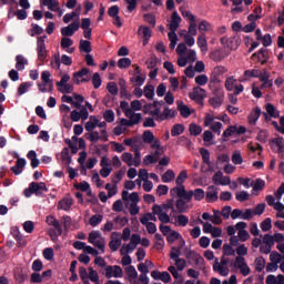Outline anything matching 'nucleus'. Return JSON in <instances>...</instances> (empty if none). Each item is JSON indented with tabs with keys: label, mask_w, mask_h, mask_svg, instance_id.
Returning <instances> with one entry per match:
<instances>
[{
	"label": "nucleus",
	"mask_w": 284,
	"mask_h": 284,
	"mask_svg": "<svg viewBox=\"0 0 284 284\" xmlns=\"http://www.w3.org/2000/svg\"><path fill=\"white\" fill-rule=\"evenodd\" d=\"M176 103L181 116H183V119H189V116L192 114V111H190V106L185 105L183 101H178Z\"/></svg>",
	"instance_id": "6ab92c4d"
},
{
	"label": "nucleus",
	"mask_w": 284,
	"mask_h": 284,
	"mask_svg": "<svg viewBox=\"0 0 284 284\" xmlns=\"http://www.w3.org/2000/svg\"><path fill=\"white\" fill-rule=\"evenodd\" d=\"M91 81L94 90H99V88H101V83H103V81L101 80V74H99V72H95L92 75Z\"/></svg>",
	"instance_id": "e433bc0d"
},
{
	"label": "nucleus",
	"mask_w": 284,
	"mask_h": 284,
	"mask_svg": "<svg viewBox=\"0 0 284 284\" xmlns=\"http://www.w3.org/2000/svg\"><path fill=\"white\" fill-rule=\"evenodd\" d=\"M229 263H230V257H225V255L221 257L220 262H219V257H215V261L213 264V271L219 272L221 276H227V274H230V268L227 267Z\"/></svg>",
	"instance_id": "f257e3e1"
},
{
	"label": "nucleus",
	"mask_w": 284,
	"mask_h": 284,
	"mask_svg": "<svg viewBox=\"0 0 284 284\" xmlns=\"http://www.w3.org/2000/svg\"><path fill=\"white\" fill-rule=\"evenodd\" d=\"M181 250H183V245L180 246H172L170 252L171 261H179L181 260Z\"/></svg>",
	"instance_id": "cd10ccee"
},
{
	"label": "nucleus",
	"mask_w": 284,
	"mask_h": 284,
	"mask_svg": "<svg viewBox=\"0 0 284 284\" xmlns=\"http://www.w3.org/2000/svg\"><path fill=\"white\" fill-rule=\"evenodd\" d=\"M210 59L212 61L221 62L225 59V57L223 55V52H221V50H215L210 53Z\"/></svg>",
	"instance_id": "79ce46f5"
},
{
	"label": "nucleus",
	"mask_w": 284,
	"mask_h": 284,
	"mask_svg": "<svg viewBox=\"0 0 284 284\" xmlns=\"http://www.w3.org/2000/svg\"><path fill=\"white\" fill-rule=\"evenodd\" d=\"M206 201L207 203H216V201H219V187H216L215 185H211L207 187Z\"/></svg>",
	"instance_id": "ddd939ff"
},
{
	"label": "nucleus",
	"mask_w": 284,
	"mask_h": 284,
	"mask_svg": "<svg viewBox=\"0 0 284 284\" xmlns=\"http://www.w3.org/2000/svg\"><path fill=\"white\" fill-rule=\"evenodd\" d=\"M175 212H178L179 214H185V212H187V202L179 197L175 202Z\"/></svg>",
	"instance_id": "5701e85b"
},
{
	"label": "nucleus",
	"mask_w": 284,
	"mask_h": 284,
	"mask_svg": "<svg viewBox=\"0 0 284 284\" xmlns=\"http://www.w3.org/2000/svg\"><path fill=\"white\" fill-rule=\"evenodd\" d=\"M265 110H266V113L272 116V119H278L281 116V112L272 103H267L265 105Z\"/></svg>",
	"instance_id": "b1692460"
},
{
	"label": "nucleus",
	"mask_w": 284,
	"mask_h": 284,
	"mask_svg": "<svg viewBox=\"0 0 284 284\" xmlns=\"http://www.w3.org/2000/svg\"><path fill=\"white\" fill-rule=\"evenodd\" d=\"M174 171L172 169L168 170L163 175H162V183H172L174 181Z\"/></svg>",
	"instance_id": "c9c22d12"
},
{
	"label": "nucleus",
	"mask_w": 284,
	"mask_h": 284,
	"mask_svg": "<svg viewBox=\"0 0 284 284\" xmlns=\"http://www.w3.org/2000/svg\"><path fill=\"white\" fill-rule=\"evenodd\" d=\"M258 119H261V108L257 106L250 113L248 122L254 124Z\"/></svg>",
	"instance_id": "2f4dec72"
},
{
	"label": "nucleus",
	"mask_w": 284,
	"mask_h": 284,
	"mask_svg": "<svg viewBox=\"0 0 284 284\" xmlns=\"http://www.w3.org/2000/svg\"><path fill=\"white\" fill-rule=\"evenodd\" d=\"M252 59H257V62L261 63V65H265V63L270 61V50L261 48L257 52L252 54Z\"/></svg>",
	"instance_id": "1a4fd4ad"
},
{
	"label": "nucleus",
	"mask_w": 284,
	"mask_h": 284,
	"mask_svg": "<svg viewBox=\"0 0 284 284\" xmlns=\"http://www.w3.org/2000/svg\"><path fill=\"white\" fill-rule=\"evenodd\" d=\"M42 6H47L51 12H59V1L57 0H42Z\"/></svg>",
	"instance_id": "393cba45"
},
{
	"label": "nucleus",
	"mask_w": 284,
	"mask_h": 284,
	"mask_svg": "<svg viewBox=\"0 0 284 284\" xmlns=\"http://www.w3.org/2000/svg\"><path fill=\"white\" fill-rule=\"evenodd\" d=\"M223 99H225V94L220 93L219 95H215L213 98L209 99V103L210 105H212V108L216 109V108H221V105H223Z\"/></svg>",
	"instance_id": "aec40b11"
},
{
	"label": "nucleus",
	"mask_w": 284,
	"mask_h": 284,
	"mask_svg": "<svg viewBox=\"0 0 284 284\" xmlns=\"http://www.w3.org/2000/svg\"><path fill=\"white\" fill-rule=\"evenodd\" d=\"M31 30L29 31L30 37H37V34H43V28L37 23H31Z\"/></svg>",
	"instance_id": "a18cd8bd"
},
{
	"label": "nucleus",
	"mask_w": 284,
	"mask_h": 284,
	"mask_svg": "<svg viewBox=\"0 0 284 284\" xmlns=\"http://www.w3.org/2000/svg\"><path fill=\"white\" fill-rule=\"evenodd\" d=\"M132 65V60L130 58H121L118 61V68L120 70H126V68H130Z\"/></svg>",
	"instance_id": "f704fd0d"
},
{
	"label": "nucleus",
	"mask_w": 284,
	"mask_h": 284,
	"mask_svg": "<svg viewBox=\"0 0 284 284\" xmlns=\"http://www.w3.org/2000/svg\"><path fill=\"white\" fill-rule=\"evenodd\" d=\"M125 274L129 276V281H134V278H138L139 273L136 272V268L132 265H129L125 267Z\"/></svg>",
	"instance_id": "72a5a7b5"
},
{
	"label": "nucleus",
	"mask_w": 284,
	"mask_h": 284,
	"mask_svg": "<svg viewBox=\"0 0 284 284\" xmlns=\"http://www.w3.org/2000/svg\"><path fill=\"white\" fill-rule=\"evenodd\" d=\"M101 274L105 276V278H123V268L119 265H106Z\"/></svg>",
	"instance_id": "f03ea898"
},
{
	"label": "nucleus",
	"mask_w": 284,
	"mask_h": 284,
	"mask_svg": "<svg viewBox=\"0 0 284 284\" xmlns=\"http://www.w3.org/2000/svg\"><path fill=\"white\" fill-rule=\"evenodd\" d=\"M189 99L195 101L199 105H203V99H205V90L201 87H194L193 91L189 93Z\"/></svg>",
	"instance_id": "0eeeda50"
},
{
	"label": "nucleus",
	"mask_w": 284,
	"mask_h": 284,
	"mask_svg": "<svg viewBox=\"0 0 284 284\" xmlns=\"http://www.w3.org/2000/svg\"><path fill=\"white\" fill-rule=\"evenodd\" d=\"M145 64L148 65L149 70L156 69V65H159V58L156 55H152L149 60H146Z\"/></svg>",
	"instance_id": "603ef678"
},
{
	"label": "nucleus",
	"mask_w": 284,
	"mask_h": 284,
	"mask_svg": "<svg viewBox=\"0 0 284 284\" xmlns=\"http://www.w3.org/2000/svg\"><path fill=\"white\" fill-rule=\"evenodd\" d=\"M171 216V221L173 225H179L180 227H185L187 226V223H190V217H187V215H174V213H170Z\"/></svg>",
	"instance_id": "9b49d317"
},
{
	"label": "nucleus",
	"mask_w": 284,
	"mask_h": 284,
	"mask_svg": "<svg viewBox=\"0 0 284 284\" xmlns=\"http://www.w3.org/2000/svg\"><path fill=\"white\" fill-rule=\"evenodd\" d=\"M138 32L142 33L145 45V43H148L150 41V38L152 37V29H150V27L140 26Z\"/></svg>",
	"instance_id": "4be33fe9"
},
{
	"label": "nucleus",
	"mask_w": 284,
	"mask_h": 284,
	"mask_svg": "<svg viewBox=\"0 0 284 284\" xmlns=\"http://www.w3.org/2000/svg\"><path fill=\"white\" fill-rule=\"evenodd\" d=\"M236 201H240V203H245V201H250V193L247 191H241L235 194Z\"/></svg>",
	"instance_id": "3c124183"
},
{
	"label": "nucleus",
	"mask_w": 284,
	"mask_h": 284,
	"mask_svg": "<svg viewBox=\"0 0 284 284\" xmlns=\"http://www.w3.org/2000/svg\"><path fill=\"white\" fill-rule=\"evenodd\" d=\"M176 114H179V112H176V110H172L170 108H164V111L161 115L162 121H166V119H174V116H176Z\"/></svg>",
	"instance_id": "c85d7f7f"
},
{
	"label": "nucleus",
	"mask_w": 284,
	"mask_h": 284,
	"mask_svg": "<svg viewBox=\"0 0 284 284\" xmlns=\"http://www.w3.org/2000/svg\"><path fill=\"white\" fill-rule=\"evenodd\" d=\"M220 42L222 45H224V48H229L230 50H239V47L241 45V38H239V36H233L231 38L222 37Z\"/></svg>",
	"instance_id": "423d86ee"
},
{
	"label": "nucleus",
	"mask_w": 284,
	"mask_h": 284,
	"mask_svg": "<svg viewBox=\"0 0 284 284\" xmlns=\"http://www.w3.org/2000/svg\"><path fill=\"white\" fill-rule=\"evenodd\" d=\"M184 253H185V258L187 260L189 265H204L205 260L197 252L185 248Z\"/></svg>",
	"instance_id": "20e7f679"
},
{
	"label": "nucleus",
	"mask_w": 284,
	"mask_h": 284,
	"mask_svg": "<svg viewBox=\"0 0 284 284\" xmlns=\"http://www.w3.org/2000/svg\"><path fill=\"white\" fill-rule=\"evenodd\" d=\"M26 65H28V60L23 58V55H17L16 57V69L19 70V72H23L26 70Z\"/></svg>",
	"instance_id": "a878e982"
},
{
	"label": "nucleus",
	"mask_w": 284,
	"mask_h": 284,
	"mask_svg": "<svg viewBox=\"0 0 284 284\" xmlns=\"http://www.w3.org/2000/svg\"><path fill=\"white\" fill-rule=\"evenodd\" d=\"M225 74V68L224 67H215L211 73L210 77V88H212V85H216V83H221V77H223Z\"/></svg>",
	"instance_id": "6e6552de"
},
{
	"label": "nucleus",
	"mask_w": 284,
	"mask_h": 284,
	"mask_svg": "<svg viewBox=\"0 0 284 284\" xmlns=\"http://www.w3.org/2000/svg\"><path fill=\"white\" fill-rule=\"evenodd\" d=\"M103 119L106 121V123H114V111L106 110L103 113Z\"/></svg>",
	"instance_id": "69168bd1"
},
{
	"label": "nucleus",
	"mask_w": 284,
	"mask_h": 284,
	"mask_svg": "<svg viewBox=\"0 0 284 284\" xmlns=\"http://www.w3.org/2000/svg\"><path fill=\"white\" fill-rule=\"evenodd\" d=\"M144 97L149 99V101H152L154 99V85L146 84L144 87Z\"/></svg>",
	"instance_id": "58836bf2"
},
{
	"label": "nucleus",
	"mask_w": 284,
	"mask_h": 284,
	"mask_svg": "<svg viewBox=\"0 0 284 284\" xmlns=\"http://www.w3.org/2000/svg\"><path fill=\"white\" fill-rule=\"evenodd\" d=\"M197 45L202 51L207 50V39L205 38V33L199 36Z\"/></svg>",
	"instance_id": "09e8293b"
},
{
	"label": "nucleus",
	"mask_w": 284,
	"mask_h": 284,
	"mask_svg": "<svg viewBox=\"0 0 284 284\" xmlns=\"http://www.w3.org/2000/svg\"><path fill=\"white\" fill-rule=\"evenodd\" d=\"M265 270V257L260 256L255 258V271L256 272H262Z\"/></svg>",
	"instance_id": "c03bdc74"
},
{
	"label": "nucleus",
	"mask_w": 284,
	"mask_h": 284,
	"mask_svg": "<svg viewBox=\"0 0 284 284\" xmlns=\"http://www.w3.org/2000/svg\"><path fill=\"white\" fill-rule=\"evenodd\" d=\"M186 179H187V171H181L175 180L176 185L179 186L183 185Z\"/></svg>",
	"instance_id": "680f3d73"
},
{
	"label": "nucleus",
	"mask_w": 284,
	"mask_h": 284,
	"mask_svg": "<svg viewBox=\"0 0 284 284\" xmlns=\"http://www.w3.org/2000/svg\"><path fill=\"white\" fill-rule=\"evenodd\" d=\"M45 223L51 225V227H54V230H57L59 236H61V234H63V227L59 223V220L57 217H54V215H48L45 219Z\"/></svg>",
	"instance_id": "2eb2a0df"
},
{
	"label": "nucleus",
	"mask_w": 284,
	"mask_h": 284,
	"mask_svg": "<svg viewBox=\"0 0 284 284\" xmlns=\"http://www.w3.org/2000/svg\"><path fill=\"white\" fill-rule=\"evenodd\" d=\"M194 201H203L205 199V191L203 189H195L193 191Z\"/></svg>",
	"instance_id": "13d9d810"
},
{
	"label": "nucleus",
	"mask_w": 284,
	"mask_h": 284,
	"mask_svg": "<svg viewBox=\"0 0 284 284\" xmlns=\"http://www.w3.org/2000/svg\"><path fill=\"white\" fill-rule=\"evenodd\" d=\"M247 262H245V257L243 256H236L234 263H231V267H235V270H239L243 267Z\"/></svg>",
	"instance_id": "de8ad7c7"
},
{
	"label": "nucleus",
	"mask_w": 284,
	"mask_h": 284,
	"mask_svg": "<svg viewBox=\"0 0 284 284\" xmlns=\"http://www.w3.org/2000/svg\"><path fill=\"white\" fill-rule=\"evenodd\" d=\"M98 239H101V232L92 231L89 234L88 241H89V243H94L95 241H98Z\"/></svg>",
	"instance_id": "774afa93"
},
{
	"label": "nucleus",
	"mask_w": 284,
	"mask_h": 284,
	"mask_svg": "<svg viewBox=\"0 0 284 284\" xmlns=\"http://www.w3.org/2000/svg\"><path fill=\"white\" fill-rule=\"evenodd\" d=\"M132 159H133V156H132V153H130V152H125L122 154V161H123V163H126V165H129V168H132V165H133Z\"/></svg>",
	"instance_id": "338daca9"
},
{
	"label": "nucleus",
	"mask_w": 284,
	"mask_h": 284,
	"mask_svg": "<svg viewBox=\"0 0 284 284\" xmlns=\"http://www.w3.org/2000/svg\"><path fill=\"white\" fill-rule=\"evenodd\" d=\"M223 256H236V251L232 245L230 244H224L223 245Z\"/></svg>",
	"instance_id": "8fccbe9b"
},
{
	"label": "nucleus",
	"mask_w": 284,
	"mask_h": 284,
	"mask_svg": "<svg viewBox=\"0 0 284 284\" xmlns=\"http://www.w3.org/2000/svg\"><path fill=\"white\" fill-rule=\"evenodd\" d=\"M116 236H121V233L113 232L111 234V241L109 242L111 252H119V248L121 247V239H116Z\"/></svg>",
	"instance_id": "f8f14e48"
},
{
	"label": "nucleus",
	"mask_w": 284,
	"mask_h": 284,
	"mask_svg": "<svg viewBox=\"0 0 284 284\" xmlns=\"http://www.w3.org/2000/svg\"><path fill=\"white\" fill-rule=\"evenodd\" d=\"M162 209L166 212L168 210H171V214H176V209H174V199H170L165 204H162Z\"/></svg>",
	"instance_id": "864d4df0"
},
{
	"label": "nucleus",
	"mask_w": 284,
	"mask_h": 284,
	"mask_svg": "<svg viewBox=\"0 0 284 284\" xmlns=\"http://www.w3.org/2000/svg\"><path fill=\"white\" fill-rule=\"evenodd\" d=\"M209 81H210V78H207L205 74H201V75L195 77L196 85H207Z\"/></svg>",
	"instance_id": "e2e57ef3"
},
{
	"label": "nucleus",
	"mask_w": 284,
	"mask_h": 284,
	"mask_svg": "<svg viewBox=\"0 0 284 284\" xmlns=\"http://www.w3.org/2000/svg\"><path fill=\"white\" fill-rule=\"evenodd\" d=\"M184 187H185V185H181V186L178 185V186L171 189V191H170L171 196H178L180 199L182 192H184Z\"/></svg>",
	"instance_id": "0e129e2a"
},
{
	"label": "nucleus",
	"mask_w": 284,
	"mask_h": 284,
	"mask_svg": "<svg viewBox=\"0 0 284 284\" xmlns=\"http://www.w3.org/2000/svg\"><path fill=\"white\" fill-rule=\"evenodd\" d=\"M143 19L146 23H149L150 26H152V28H155L156 26V16L152 14V13H144L143 14Z\"/></svg>",
	"instance_id": "37998d69"
},
{
	"label": "nucleus",
	"mask_w": 284,
	"mask_h": 284,
	"mask_svg": "<svg viewBox=\"0 0 284 284\" xmlns=\"http://www.w3.org/2000/svg\"><path fill=\"white\" fill-rule=\"evenodd\" d=\"M61 159L62 161H65V163L68 165H70V163H72V156H70V149L64 148L61 152Z\"/></svg>",
	"instance_id": "5fc2aeb1"
},
{
	"label": "nucleus",
	"mask_w": 284,
	"mask_h": 284,
	"mask_svg": "<svg viewBox=\"0 0 284 284\" xmlns=\"http://www.w3.org/2000/svg\"><path fill=\"white\" fill-rule=\"evenodd\" d=\"M261 230L262 232H270L272 230V219L266 217L262 223H261Z\"/></svg>",
	"instance_id": "bf43d9fd"
},
{
	"label": "nucleus",
	"mask_w": 284,
	"mask_h": 284,
	"mask_svg": "<svg viewBox=\"0 0 284 284\" xmlns=\"http://www.w3.org/2000/svg\"><path fill=\"white\" fill-rule=\"evenodd\" d=\"M99 125V119L95 115H91L89 121L84 124V130L87 132H93L94 129Z\"/></svg>",
	"instance_id": "a211bd4d"
},
{
	"label": "nucleus",
	"mask_w": 284,
	"mask_h": 284,
	"mask_svg": "<svg viewBox=\"0 0 284 284\" xmlns=\"http://www.w3.org/2000/svg\"><path fill=\"white\" fill-rule=\"evenodd\" d=\"M248 79H258V70H245L241 81H248Z\"/></svg>",
	"instance_id": "bb28decb"
},
{
	"label": "nucleus",
	"mask_w": 284,
	"mask_h": 284,
	"mask_svg": "<svg viewBox=\"0 0 284 284\" xmlns=\"http://www.w3.org/2000/svg\"><path fill=\"white\" fill-rule=\"evenodd\" d=\"M27 159H29V161H31V168L33 170L39 168V165L41 164V161L39 159H37V151H34V150H31L28 152Z\"/></svg>",
	"instance_id": "412c9836"
},
{
	"label": "nucleus",
	"mask_w": 284,
	"mask_h": 284,
	"mask_svg": "<svg viewBox=\"0 0 284 284\" xmlns=\"http://www.w3.org/2000/svg\"><path fill=\"white\" fill-rule=\"evenodd\" d=\"M185 132V126L183 124H174L171 129L172 136H181Z\"/></svg>",
	"instance_id": "473e14b6"
},
{
	"label": "nucleus",
	"mask_w": 284,
	"mask_h": 284,
	"mask_svg": "<svg viewBox=\"0 0 284 284\" xmlns=\"http://www.w3.org/2000/svg\"><path fill=\"white\" fill-rule=\"evenodd\" d=\"M32 85V82H22L18 88V95L23 97L28 90H30V87Z\"/></svg>",
	"instance_id": "ea45409f"
},
{
	"label": "nucleus",
	"mask_w": 284,
	"mask_h": 284,
	"mask_svg": "<svg viewBox=\"0 0 284 284\" xmlns=\"http://www.w3.org/2000/svg\"><path fill=\"white\" fill-rule=\"evenodd\" d=\"M264 187H265V180L256 179L255 183L253 185V191L254 192H261V191L264 190Z\"/></svg>",
	"instance_id": "6e6d98bb"
},
{
	"label": "nucleus",
	"mask_w": 284,
	"mask_h": 284,
	"mask_svg": "<svg viewBox=\"0 0 284 284\" xmlns=\"http://www.w3.org/2000/svg\"><path fill=\"white\" fill-rule=\"evenodd\" d=\"M193 196L194 191H186L184 186V192L181 193L180 199H182V201H185L186 203H191Z\"/></svg>",
	"instance_id": "49530a36"
},
{
	"label": "nucleus",
	"mask_w": 284,
	"mask_h": 284,
	"mask_svg": "<svg viewBox=\"0 0 284 284\" xmlns=\"http://www.w3.org/2000/svg\"><path fill=\"white\" fill-rule=\"evenodd\" d=\"M29 186L31 187V192H33L36 196H41V192H48V186L44 182H31Z\"/></svg>",
	"instance_id": "4468645a"
},
{
	"label": "nucleus",
	"mask_w": 284,
	"mask_h": 284,
	"mask_svg": "<svg viewBox=\"0 0 284 284\" xmlns=\"http://www.w3.org/2000/svg\"><path fill=\"white\" fill-rule=\"evenodd\" d=\"M81 28V23L79 21L70 23L68 27H63L61 29L62 37H73L74 32H77Z\"/></svg>",
	"instance_id": "9d476101"
},
{
	"label": "nucleus",
	"mask_w": 284,
	"mask_h": 284,
	"mask_svg": "<svg viewBox=\"0 0 284 284\" xmlns=\"http://www.w3.org/2000/svg\"><path fill=\"white\" fill-rule=\"evenodd\" d=\"M106 89L112 97H116L119 94V87L116 85V82H109Z\"/></svg>",
	"instance_id": "4d7b16f0"
},
{
	"label": "nucleus",
	"mask_w": 284,
	"mask_h": 284,
	"mask_svg": "<svg viewBox=\"0 0 284 284\" xmlns=\"http://www.w3.org/2000/svg\"><path fill=\"white\" fill-rule=\"evenodd\" d=\"M189 132H190L191 136H199V134H201V132H203V128H201V125H199L196 123H191L189 125Z\"/></svg>",
	"instance_id": "7c9ffc66"
},
{
	"label": "nucleus",
	"mask_w": 284,
	"mask_h": 284,
	"mask_svg": "<svg viewBox=\"0 0 284 284\" xmlns=\"http://www.w3.org/2000/svg\"><path fill=\"white\" fill-rule=\"evenodd\" d=\"M72 205H74V200L72 197H64L58 203V210L70 212Z\"/></svg>",
	"instance_id": "f3484780"
},
{
	"label": "nucleus",
	"mask_w": 284,
	"mask_h": 284,
	"mask_svg": "<svg viewBox=\"0 0 284 284\" xmlns=\"http://www.w3.org/2000/svg\"><path fill=\"white\" fill-rule=\"evenodd\" d=\"M179 26H181V16H179L178 11H174L171 16V22L169 24V30L171 32H176V30H179Z\"/></svg>",
	"instance_id": "dca6fc26"
},
{
	"label": "nucleus",
	"mask_w": 284,
	"mask_h": 284,
	"mask_svg": "<svg viewBox=\"0 0 284 284\" xmlns=\"http://www.w3.org/2000/svg\"><path fill=\"white\" fill-rule=\"evenodd\" d=\"M70 81V74H63L61 80L55 82V85L59 88V92L62 94H72L74 92V85L68 83Z\"/></svg>",
	"instance_id": "7ed1b4c3"
},
{
	"label": "nucleus",
	"mask_w": 284,
	"mask_h": 284,
	"mask_svg": "<svg viewBox=\"0 0 284 284\" xmlns=\"http://www.w3.org/2000/svg\"><path fill=\"white\" fill-rule=\"evenodd\" d=\"M80 52H85L90 54L92 52V43L88 40H80Z\"/></svg>",
	"instance_id": "c756f323"
},
{
	"label": "nucleus",
	"mask_w": 284,
	"mask_h": 284,
	"mask_svg": "<svg viewBox=\"0 0 284 284\" xmlns=\"http://www.w3.org/2000/svg\"><path fill=\"white\" fill-rule=\"evenodd\" d=\"M200 154L202 156L203 163H205V165H211L212 161H210V151L205 148H201L200 149Z\"/></svg>",
	"instance_id": "4c0bfd02"
},
{
	"label": "nucleus",
	"mask_w": 284,
	"mask_h": 284,
	"mask_svg": "<svg viewBox=\"0 0 284 284\" xmlns=\"http://www.w3.org/2000/svg\"><path fill=\"white\" fill-rule=\"evenodd\" d=\"M142 141L148 144L154 143V133H152V131H144L142 134Z\"/></svg>",
	"instance_id": "a19ab883"
},
{
	"label": "nucleus",
	"mask_w": 284,
	"mask_h": 284,
	"mask_svg": "<svg viewBox=\"0 0 284 284\" xmlns=\"http://www.w3.org/2000/svg\"><path fill=\"white\" fill-rule=\"evenodd\" d=\"M103 221V215L98 214L90 217L89 223L92 225V227H97Z\"/></svg>",
	"instance_id": "052dcab7"
},
{
	"label": "nucleus",
	"mask_w": 284,
	"mask_h": 284,
	"mask_svg": "<svg viewBox=\"0 0 284 284\" xmlns=\"http://www.w3.org/2000/svg\"><path fill=\"white\" fill-rule=\"evenodd\" d=\"M48 36H40L37 40V52L39 61H44L48 59V50L45 49V40Z\"/></svg>",
	"instance_id": "39448f33"
}]
</instances>
